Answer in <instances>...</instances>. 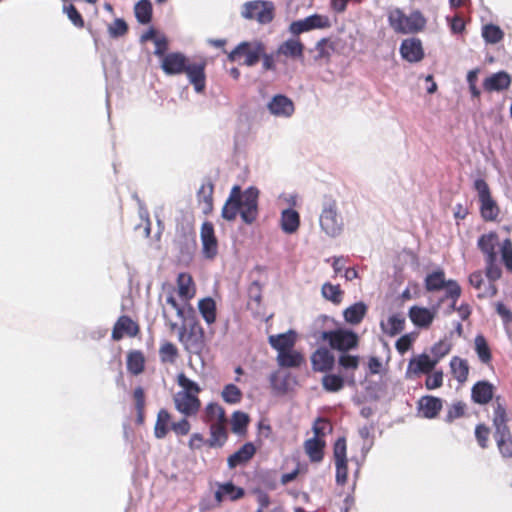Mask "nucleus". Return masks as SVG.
Segmentation results:
<instances>
[{
    "label": "nucleus",
    "mask_w": 512,
    "mask_h": 512,
    "mask_svg": "<svg viewBox=\"0 0 512 512\" xmlns=\"http://www.w3.org/2000/svg\"><path fill=\"white\" fill-rule=\"evenodd\" d=\"M177 383L183 388L181 392H187L188 395L198 396V393L201 391L200 386L195 381L188 378L184 373L178 374Z\"/></svg>",
    "instance_id": "obj_52"
},
{
    "label": "nucleus",
    "mask_w": 512,
    "mask_h": 512,
    "mask_svg": "<svg viewBox=\"0 0 512 512\" xmlns=\"http://www.w3.org/2000/svg\"><path fill=\"white\" fill-rule=\"evenodd\" d=\"M367 305L360 301L352 304L343 311L344 320L352 325L359 324L367 313Z\"/></svg>",
    "instance_id": "obj_32"
},
{
    "label": "nucleus",
    "mask_w": 512,
    "mask_h": 512,
    "mask_svg": "<svg viewBox=\"0 0 512 512\" xmlns=\"http://www.w3.org/2000/svg\"><path fill=\"white\" fill-rule=\"evenodd\" d=\"M324 446L325 442L318 437H312L304 444L305 451L312 462H320L323 459Z\"/></svg>",
    "instance_id": "obj_36"
},
{
    "label": "nucleus",
    "mask_w": 512,
    "mask_h": 512,
    "mask_svg": "<svg viewBox=\"0 0 512 512\" xmlns=\"http://www.w3.org/2000/svg\"><path fill=\"white\" fill-rule=\"evenodd\" d=\"M511 84V77L505 71H499L487 77L483 82L486 91H502L507 89Z\"/></svg>",
    "instance_id": "obj_25"
},
{
    "label": "nucleus",
    "mask_w": 512,
    "mask_h": 512,
    "mask_svg": "<svg viewBox=\"0 0 512 512\" xmlns=\"http://www.w3.org/2000/svg\"><path fill=\"white\" fill-rule=\"evenodd\" d=\"M178 339L189 354L199 355L205 347L204 331L197 322L190 323L188 328L181 326Z\"/></svg>",
    "instance_id": "obj_5"
},
{
    "label": "nucleus",
    "mask_w": 512,
    "mask_h": 512,
    "mask_svg": "<svg viewBox=\"0 0 512 512\" xmlns=\"http://www.w3.org/2000/svg\"><path fill=\"white\" fill-rule=\"evenodd\" d=\"M388 22L390 27L398 34L418 33L426 26V19L419 10L406 15L401 9L395 8L389 11Z\"/></svg>",
    "instance_id": "obj_2"
},
{
    "label": "nucleus",
    "mask_w": 512,
    "mask_h": 512,
    "mask_svg": "<svg viewBox=\"0 0 512 512\" xmlns=\"http://www.w3.org/2000/svg\"><path fill=\"white\" fill-rule=\"evenodd\" d=\"M321 339L327 341L331 349L341 353L356 349L359 344V336L349 329L323 331Z\"/></svg>",
    "instance_id": "obj_3"
},
{
    "label": "nucleus",
    "mask_w": 512,
    "mask_h": 512,
    "mask_svg": "<svg viewBox=\"0 0 512 512\" xmlns=\"http://www.w3.org/2000/svg\"><path fill=\"white\" fill-rule=\"evenodd\" d=\"M221 395L223 400L229 404L239 403L242 398L241 390L234 384L225 385Z\"/></svg>",
    "instance_id": "obj_51"
},
{
    "label": "nucleus",
    "mask_w": 512,
    "mask_h": 512,
    "mask_svg": "<svg viewBox=\"0 0 512 512\" xmlns=\"http://www.w3.org/2000/svg\"><path fill=\"white\" fill-rule=\"evenodd\" d=\"M425 288L429 292L440 291L445 289V298L455 300L461 295V287L455 280H446L443 270L433 271L425 277Z\"/></svg>",
    "instance_id": "obj_4"
},
{
    "label": "nucleus",
    "mask_w": 512,
    "mask_h": 512,
    "mask_svg": "<svg viewBox=\"0 0 512 512\" xmlns=\"http://www.w3.org/2000/svg\"><path fill=\"white\" fill-rule=\"evenodd\" d=\"M498 242V236L494 232L483 234L478 239V248L485 254L486 259L493 261L497 259L495 247Z\"/></svg>",
    "instance_id": "obj_29"
},
{
    "label": "nucleus",
    "mask_w": 512,
    "mask_h": 512,
    "mask_svg": "<svg viewBox=\"0 0 512 512\" xmlns=\"http://www.w3.org/2000/svg\"><path fill=\"white\" fill-rule=\"evenodd\" d=\"M275 6L271 1L253 0L242 6L241 16L248 20H256L260 24H268L274 18Z\"/></svg>",
    "instance_id": "obj_7"
},
{
    "label": "nucleus",
    "mask_w": 512,
    "mask_h": 512,
    "mask_svg": "<svg viewBox=\"0 0 512 512\" xmlns=\"http://www.w3.org/2000/svg\"><path fill=\"white\" fill-rule=\"evenodd\" d=\"M415 338H416V336L412 333H408V334L401 336L396 341V344H395L397 351L400 354H404L405 352H407L411 348L412 343L414 342Z\"/></svg>",
    "instance_id": "obj_62"
},
{
    "label": "nucleus",
    "mask_w": 512,
    "mask_h": 512,
    "mask_svg": "<svg viewBox=\"0 0 512 512\" xmlns=\"http://www.w3.org/2000/svg\"><path fill=\"white\" fill-rule=\"evenodd\" d=\"M240 193V186L235 185L232 187L229 197L226 200L221 215L227 221H233L237 215L240 214V202L238 200Z\"/></svg>",
    "instance_id": "obj_23"
},
{
    "label": "nucleus",
    "mask_w": 512,
    "mask_h": 512,
    "mask_svg": "<svg viewBox=\"0 0 512 512\" xmlns=\"http://www.w3.org/2000/svg\"><path fill=\"white\" fill-rule=\"evenodd\" d=\"M178 293L181 297L185 299L192 298L194 295V292L191 291V284L192 279L190 276H187L185 274H179L178 276Z\"/></svg>",
    "instance_id": "obj_55"
},
{
    "label": "nucleus",
    "mask_w": 512,
    "mask_h": 512,
    "mask_svg": "<svg viewBox=\"0 0 512 512\" xmlns=\"http://www.w3.org/2000/svg\"><path fill=\"white\" fill-rule=\"evenodd\" d=\"M465 409H466L465 403H463L461 401L453 403L447 412L445 421L452 422L453 420L462 417L465 413Z\"/></svg>",
    "instance_id": "obj_61"
},
{
    "label": "nucleus",
    "mask_w": 512,
    "mask_h": 512,
    "mask_svg": "<svg viewBox=\"0 0 512 512\" xmlns=\"http://www.w3.org/2000/svg\"><path fill=\"white\" fill-rule=\"evenodd\" d=\"M138 331V325L129 316L122 315L114 324L111 336L113 340L119 341L125 334L131 337L136 336Z\"/></svg>",
    "instance_id": "obj_20"
},
{
    "label": "nucleus",
    "mask_w": 512,
    "mask_h": 512,
    "mask_svg": "<svg viewBox=\"0 0 512 512\" xmlns=\"http://www.w3.org/2000/svg\"><path fill=\"white\" fill-rule=\"evenodd\" d=\"M304 48L305 47L300 40L290 38L279 45L276 54L283 55L294 60L302 59L304 55Z\"/></svg>",
    "instance_id": "obj_24"
},
{
    "label": "nucleus",
    "mask_w": 512,
    "mask_h": 512,
    "mask_svg": "<svg viewBox=\"0 0 512 512\" xmlns=\"http://www.w3.org/2000/svg\"><path fill=\"white\" fill-rule=\"evenodd\" d=\"M258 198L259 190L250 186L244 191L240 188L239 202H240V217L245 224H252L258 217Z\"/></svg>",
    "instance_id": "obj_8"
},
{
    "label": "nucleus",
    "mask_w": 512,
    "mask_h": 512,
    "mask_svg": "<svg viewBox=\"0 0 512 512\" xmlns=\"http://www.w3.org/2000/svg\"><path fill=\"white\" fill-rule=\"evenodd\" d=\"M408 316L416 327L428 328L435 318V312L428 308L415 305L409 309Z\"/></svg>",
    "instance_id": "obj_22"
},
{
    "label": "nucleus",
    "mask_w": 512,
    "mask_h": 512,
    "mask_svg": "<svg viewBox=\"0 0 512 512\" xmlns=\"http://www.w3.org/2000/svg\"><path fill=\"white\" fill-rule=\"evenodd\" d=\"M490 430L484 424H478L475 428V437L481 448L487 447Z\"/></svg>",
    "instance_id": "obj_63"
},
{
    "label": "nucleus",
    "mask_w": 512,
    "mask_h": 512,
    "mask_svg": "<svg viewBox=\"0 0 512 512\" xmlns=\"http://www.w3.org/2000/svg\"><path fill=\"white\" fill-rule=\"evenodd\" d=\"M188 60L180 52H171L164 56L161 64L162 70L167 75H178L184 72Z\"/></svg>",
    "instance_id": "obj_17"
},
{
    "label": "nucleus",
    "mask_w": 512,
    "mask_h": 512,
    "mask_svg": "<svg viewBox=\"0 0 512 512\" xmlns=\"http://www.w3.org/2000/svg\"><path fill=\"white\" fill-rule=\"evenodd\" d=\"M281 229L287 234L295 233L300 226L299 213L291 208L285 209L281 213Z\"/></svg>",
    "instance_id": "obj_30"
},
{
    "label": "nucleus",
    "mask_w": 512,
    "mask_h": 512,
    "mask_svg": "<svg viewBox=\"0 0 512 512\" xmlns=\"http://www.w3.org/2000/svg\"><path fill=\"white\" fill-rule=\"evenodd\" d=\"M423 416L428 419L435 418L442 408V400L434 396H424L419 401Z\"/></svg>",
    "instance_id": "obj_33"
},
{
    "label": "nucleus",
    "mask_w": 512,
    "mask_h": 512,
    "mask_svg": "<svg viewBox=\"0 0 512 512\" xmlns=\"http://www.w3.org/2000/svg\"><path fill=\"white\" fill-rule=\"evenodd\" d=\"M501 258L505 267L512 272V241L509 238L502 242Z\"/></svg>",
    "instance_id": "obj_60"
},
{
    "label": "nucleus",
    "mask_w": 512,
    "mask_h": 512,
    "mask_svg": "<svg viewBox=\"0 0 512 512\" xmlns=\"http://www.w3.org/2000/svg\"><path fill=\"white\" fill-rule=\"evenodd\" d=\"M304 361L303 355L293 349L278 353L277 363L284 368H298Z\"/></svg>",
    "instance_id": "obj_34"
},
{
    "label": "nucleus",
    "mask_w": 512,
    "mask_h": 512,
    "mask_svg": "<svg viewBox=\"0 0 512 512\" xmlns=\"http://www.w3.org/2000/svg\"><path fill=\"white\" fill-rule=\"evenodd\" d=\"M134 13L140 24H148L152 19V4L149 0H140L134 6Z\"/></svg>",
    "instance_id": "obj_43"
},
{
    "label": "nucleus",
    "mask_w": 512,
    "mask_h": 512,
    "mask_svg": "<svg viewBox=\"0 0 512 512\" xmlns=\"http://www.w3.org/2000/svg\"><path fill=\"white\" fill-rule=\"evenodd\" d=\"M63 12L67 15L68 19L72 22V24L75 27H77V28L84 27L83 17L74 5H72V4L64 5Z\"/></svg>",
    "instance_id": "obj_58"
},
{
    "label": "nucleus",
    "mask_w": 512,
    "mask_h": 512,
    "mask_svg": "<svg viewBox=\"0 0 512 512\" xmlns=\"http://www.w3.org/2000/svg\"><path fill=\"white\" fill-rule=\"evenodd\" d=\"M310 359L312 369L316 372H329L335 365V357L326 347L317 348Z\"/></svg>",
    "instance_id": "obj_16"
},
{
    "label": "nucleus",
    "mask_w": 512,
    "mask_h": 512,
    "mask_svg": "<svg viewBox=\"0 0 512 512\" xmlns=\"http://www.w3.org/2000/svg\"><path fill=\"white\" fill-rule=\"evenodd\" d=\"M290 374L282 375L279 371L272 372L269 376V382L272 390L278 395H284L289 390Z\"/></svg>",
    "instance_id": "obj_38"
},
{
    "label": "nucleus",
    "mask_w": 512,
    "mask_h": 512,
    "mask_svg": "<svg viewBox=\"0 0 512 512\" xmlns=\"http://www.w3.org/2000/svg\"><path fill=\"white\" fill-rule=\"evenodd\" d=\"M482 37L488 44H497L503 39L504 32L497 25L486 24L482 28Z\"/></svg>",
    "instance_id": "obj_46"
},
{
    "label": "nucleus",
    "mask_w": 512,
    "mask_h": 512,
    "mask_svg": "<svg viewBox=\"0 0 512 512\" xmlns=\"http://www.w3.org/2000/svg\"><path fill=\"white\" fill-rule=\"evenodd\" d=\"M360 357L357 355H350L348 352L341 353L338 358L339 366L345 370H356L359 366Z\"/></svg>",
    "instance_id": "obj_56"
},
{
    "label": "nucleus",
    "mask_w": 512,
    "mask_h": 512,
    "mask_svg": "<svg viewBox=\"0 0 512 512\" xmlns=\"http://www.w3.org/2000/svg\"><path fill=\"white\" fill-rule=\"evenodd\" d=\"M320 229L326 236L337 238L344 231V218L339 211L337 201L325 198L319 214Z\"/></svg>",
    "instance_id": "obj_1"
},
{
    "label": "nucleus",
    "mask_w": 512,
    "mask_h": 512,
    "mask_svg": "<svg viewBox=\"0 0 512 512\" xmlns=\"http://www.w3.org/2000/svg\"><path fill=\"white\" fill-rule=\"evenodd\" d=\"M213 185L208 183L207 185H202L198 191V200L202 205L203 213H210L213 209Z\"/></svg>",
    "instance_id": "obj_44"
},
{
    "label": "nucleus",
    "mask_w": 512,
    "mask_h": 512,
    "mask_svg": "<svg viewBox=\"0 0 512 512\" xmlns=\"http://www.w3.org/2000/svg\"><path fill=\"white\" fill-rule=\"evenodd\" d=\"M203 420L209 423L226 422L224 409L218 403H209L204 410Z\"/></svg>",
    "instance_id": "obj_39"
},
{
    "label": "nucleus",
    "mask_w": 512,
    "mask_h": 512,
    "mask_svg": "<svg viewBox=\"0 0 512 512\" xmlns=\"http://www.w3.org/2000/svg\"><path fill=\"white\" fill-rule=\"evenodd\" d=\"M399 50L402 58L410 63L419 62L424 57L422 42L418 38L403 40Z\"/></svg>",
    "instance_id": "obj_18"
},
{
    "label": "nucleus",
    "mask_w": 512,
    "mask_h": 512,
    "mask_svg": "<svg viewBox=\"0 0 512 512\" xmlns=\"http://www.w3.org/2000/svg\"><path fill=\"white\" fill-rule=\"evenodd\" d=\"M128 31V25L122 18H117L109 25L108 33L112 38H119L124 36Z\"/></svg>",
    "instance_id": "obj_57"
},
{
    "label": "nucleus",
    "mask_w": 512,
    "mask_h": 512,
    "mask_svg": "<svg viewBox=\"0 0 512 512\" xmlns=\"http://www.w3.org/2000/svg\"><path fill=\"white\" fill-rule=\"evenodd\" d=\"M296 334L290 330L286 333L271 335L269 337V344L272 348L278 351V353L291 350L295 345Z\"/></svg>",
    "instance_id": "obj_27"
},
{
    "label": "nucleus",
    "mask_w": 512,
    "mask_h": 512,
    "mask_svg": "<svg viewBox=\"0 0 512 512\" xmlns=\"http://www.w3.org/2000/svg\"><path fill=\"white\" fill-rule=\"evenodd\" d=\"M331 26L330 20L327 16L321 14H313L304 19L291 22L289 25V32L298 36L304 32L312 31L315 29H325Z\"/></svg>",
    "instance_id": "obj_10"
},
{
    "label": "nucleus",
    "mask_w": 512,
    "mask_h": 512,
    "mask_svg": "<svg viewBox=\"0 0 512 512\" xmlns=\"http://www.w3.org/2000/svg\"><path fill=\"white\" fill-rule=\"evenodd\" d=\"M324 390L327 392H338L344 387V378L337 374H326L321 380Z\"/></svg>",
    "instance_id": "obj_48"
},
{
    "label": "nucleus",
    "mask_w": 512,
    "mask_h": 512,
    "mask_svg": "<svg viewBox=\"0 0 512 512\" xmlns=\"http://www.w3.org/2000/svg\"><path fill=\"white\" fill-rule=\"evenodd\" d=\"M437 363L438 359H432L426 353H422L409 361L407 374L412 373L419 375L421 373H429L434 369Z\"/></svg>",
    "instance_id": "obj_21"
},
{
    "label": "nucleus",
    "mask_w": 512,
    "mask_h": 512,
    "mask_svg": "<svg viewBox=\"0 0 512 512\" xmlns=\"http://www.w3.org/2000/svg\"><path fill=\"white\" fill-rule=\"evenodd\" d=\"M474 343L479 360L484 364L489 363L492 359V355L486 338L482 334H478L475 337Z\"/></svg>",
    "instance_id": "obj_45"
},
{
    "label": "nucleus",
    "mask_w": 512,
    "mask_h": 512,
    "mask_svg": "<svg viewBox=\"0 0 512 512\" xmlns=\"http://www.w3.org/2000/svg\"><path fill=\"white\" fill-rule=\"evenodd\" d=\"M224 496L228 497L232 501L238 500L244 496V489L235 486L232 482H226L221 484L215 493V498L218 501H222Z\"/></svg>",
    "instance_id": "obj_37"
},
{
    "label": "nucleus",
    "mask_w": 512,
    "mask_h": 512,
    "mask_svg": "<svg viewBox=\"0 0 512 512\" xmlns=\"http://www.w3.org/2000/svg\"><path fill=\"white\" fill-rule=\"evenodd\" d=\"M249 423V416L241 411H235L232 415V431L235 434L242 435L246 432Z\"/></svg>",
    "instance_id": "obj_50"
},
{
    "label": "nucleus",
    "mask_w": 512,
    "mask_h": 512,
    "mask_svg": "<svg viewBox=\"0 0 512 512\" xmlns=\"http://www.w3.org/2000/svg\"><path fill=\"white\" fill-rule=\"evenodd\" d=\"M322 296L334 304H339L342 301V290L339 285L331 283H324L321 288Z\"/></svg>",
    "instance_id": "obj_49"
},
{
    "label": "nucleus",
    "mask_w": 512,
    "mask_h": 512,
    "mask_svg": "<svg viewBox=\"0 0 512 512\" xmlns=\"http://www.w3.org/2000/svg\"><path fill=\"white\" fill-rule=\"evenodd\" d=\"M508 415L506 413L505 407L502 405V403L499 401V399L496 400L494 405V412H493V427H494V439L502 438L507 435L512 434L510 431V428L508 427Z\"/></svg>",
    "instance_id": "obj_15"
},
{
    "label": "nucleus",
    "mask_w": 512,
    "mask_h": 512,
    "mask_svg": "<svg viewBox=\"0 0 512 512\" xmlns=\"http://www.w3.org/2000/svg\"><path fill=\"white\" fill-rule=\"evenodd\" d=\"M495 442L503 458H512V434L495 439Z\"/></svg>",
    "instance_id": "obj_59"
},
{
    "label": "nucleus",
    "mask_w": 512,
    "mask_h": 512,
    "mask_svg": "<svg viewBox=\"0 0 512 512\" xmlns=\"http://www.w3.org/2000/svg\"><path fill=\"white\" fill-rule=\"evenodd\" d=\"M472 400L477 404H486L493 397V386L488 381H478L471 390Z\"/></svg>",
    "instance_id": "obj_28"
},
{
    "label": "nucleus",
    "mask_w": 512,
    "mask_h": 512,
    "mask_svg": "<svg viewBox=\"0 0 512 512\" xmlns=\"http://www.w3.org/2000/svg\"><path fill=\"white\" fill-rule=\"evenodd\" d=\"M269 112L276 117L288 118L294 113V103L285 95H275L267 104Z\"/></svg>",
    "instance_id": "obj_19"
},
{
    "label": "nucleus",
    "mask_w": 512,
    "mask_h": 512,
    "mask_svg": "<svg viewBox=\"0 0 512 512\" xmlns=\"http://www.w3.org/2000/svg\"><path fill=\"white\" fill-rule=\"evenodd\" d=\"M265 45L260 41H243L239 43L229 54L228 59L231 62L237 61L241 56L245 57L244 64L252 67L258 63L263 55Z\"/></svg>",
    "instance_id": "obj_9"
},
{
    "label": "nucleus",
    "mask_w": 512,
    "mask_h": 512,
    "mask_svg": "<svg viewBox=\"0 0 512 512\" xmlns=\"http://www.w3.org/2000/svg\"><path fill=\"white\" fill-rule=\"evenodd\" d=\"M226 422L212 423L210 425V438L206 444L211 448L222 447L227 441L228 434L225 427Z\"/></svg>",
    "instance_id": "obj_31"
},
{
    "label": "nucleus",
    "mask_w": 512,
    "mask_h": 512,
    "mask_svg": "<svg viewBox=\"0 0 512 512\" xmlns=\"http://www.w3.org/2000/svg\"><path fill=\"white\" fill-rule=\"evenodd\" d=\"M171 415L166 409H160L154 427V435L157 439H163L169 432Z\"/></svg>",
    "instance_id": "obj_40"
},
{
    "label": "nucleus",
    "mask_w": 512,
    "mask_h": 512,
    "mask_svg": "<svg viewBox=\"0 0 512 512\" xmlns=\"http://www.w3.org/2000/svg\"><path fill=\"white\" fill-rule=\"evenodd\" d=\"M174 404L177 411L185 417L197 415L201 407V401L196 395H188L187 392H177L174 397Z\"/></svg>",
    "instance_id": "obj_12"
},
{
    "label": "nucleus",
    "mask_w": 512,
    "mask_h": 512,
    "mask_svg": "<svg viewBox=\"0 0 512 512\" xmlns=\"http://www.w3.org/2000/svg\"><path fill=\"white\" fill-rule=\"evenodd\" d=\"M473 188L478 194L481 217L485 221L496 220L500 210L496 201L491 196L487 182L482 178H478L474 181Z\"/></svg>",
    "instance_id": "obj_6"
},
{
    "label": "nucleus",
    "mask_w": 512,
    "mask_h": 512,
    "mask_svg": "<svg viewBox=\"0 0 512 512\" xmlns=\"http://www.w3.org/2000/svg\"><path fill=\"white\" fill-rule=\"evenodd\" d=\"M381 330L383 333L393 337L401 333L405 327V318L400 314L391 315L387 322L381 321Z\"/></svg>",
    "instance_id": "obj_35"
},
{
    "label": "nucleus",
    "mask_w": 512,
    "mask_h": 512,
    "mask_svg": "<svg viewBox=\"0 0 512 512\" xmlns=\"http://www.w3.org/2000/svg\"><path fill=\"white\" fill-rule=\"evenodd\" d=\"M178 350L171 342L164 343L159 350V356L164 363H173L177 357Z\"/></svg>",
    "instance_id": "obj_54"
},
{
    "label": "nucleus",
    "mask_w": 512,
    "mask_h": 512,
    "mask_svg": "<svg viewBox=\"0 0 512 512\" xmlns=\"http://www.w3.org/2000/svg\"><path fill=\"white\" fill-rule=\"evenodd\" d=\"M127 369L133 375H138L144 370V356L140 351H132L127 356Z\"/></svg>",
    "instance_id": "obj_47"
},
{
    "label": "nucleus",
    "mask_w": 512,
    "mask_h": 512,
    "mask_svg": "<svg viewBox=\"0 0 512 512\" xmlns=\"http://www.w3.org/2000/svg\"><path fill=\"white\" fill-rule=\"evenodd\" d=\"M450 367L454 378L459 383H464L467 380L469 366L466 360L454 356L450 361Z\"/></svg>",
    "instance_id": "obj_42"
},
{
    "label": "nucleus",
    "mask_w": 512,
    "mask_h": 512,
    "mask_svg": "<svg viewBox=\"0 0 512 512\" xmlns=\"http://www.w3.org/2000/svg\"><path fill=\"white\" fill-rule=\"evenodd\" d=\"M205 62L189 63L183 73H186L190 84L196 93H202L206 87Z\"/></svg>",
    "instance_id": "obj_14"
},
{
    "label": "nucleus",
    "mask_w": 512,
    "mask_h": 512,
    "mask_svg": "<svg viewBox=\"0 0 512 512\" xmlns=\"http://www.w3.org/2000/svg\"><path fill=\"white\" fill-rule=\"evenodd\" d=\"M188 417L182 418L178 422L171 423V430L178 436L187 435L191 429V425L187 420Z\"/></svg>",
    "instance_id": "obj_64"
},
{
    "label": "nucleus",
    "mask_w": 512,
    "mask_h": 512,
    "mask_svg": "<svg viewBox=\"0 0 512 512\" xmlns=\"http://www.w3.org/2000/svg\"><path fill=\"white\" fill-rule=\"evenodd\" d=\"M255 452L256 448L253 443H245L239 450L228 457V467L233 469L238 465L245 464L254 456Z\"/></svg>",
    "instance_id": "obj_26"
},
{
    "label": "nucleus",
    "mask_w": 512,
    "mask_h": 512,
    "mask_svg": "<svg viewBox=\"0 0 512 512\" xmlns=\"http://www.w3.org/2000/svg\"><path fill=\"white\" fill-rule=\"evenodd\" d=\"M200 237L202 242V252L205 258L213 259L218 253V241L215 236L214 226L206 221L201 226Z\"/></svg>",
    "instance_id": "obj_13"
},
{
    "label": "nucleus",
    "mask_w": 512,
    "mask_h": 512,
    "mask_svg": "<svg viewBox=\"0 0 512 512\" xmlns=\"http://www.w3.org/2000/svg\"><path fill=\"white\" fill-rule=\"evenodd\" d=\"M198 309L207 324L216 320V303L211 297L203 298L198 303Z\"/></svg>",
    "instance_id": "obj_41"
},
{
    "label": "nucleus",
    "mask_w": 512,
    "mask_h": 512,
    "mask_svg": "<svg viewBox=\"0 0 512 512\" xmlns=\"http://www.w3.org/2000/svg\"><path fill=\"white\" fill-rule=\"evenodd\" d=\"M315 59H328L331 53L334 51V45L327 38L320 39L315 45Z\"/></svg>",
    "instance_id": "obj_53"
},
{
    "label": "nucleus",
    "mask_w": 512,
    "mask_h": 512,
    "mask_svg": "<svg viewBox=\"0 0 512 512\" xmlns=\"http://www.w3.org/2000/svg\"><path fill=\"white\" fill-rule=\"evenodd\" d=\"M346 453V440L344 437H340L336 440L333 447V456L336 468L335 481L337 485H344L347 481L348 467Z\"/></svg>",
    "instance_id": "obj_11"
}]
</instances>
